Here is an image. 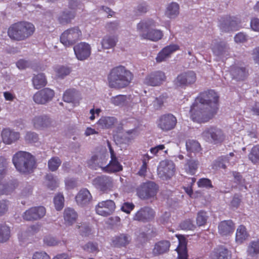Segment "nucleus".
Listing matches in <instances>:
<instances>
[{"instance_id":"1","label":"nucleus","mask_w":259,"mask_h":259,"mask_svg":"<svg viewBox=\"0 0 259 259\" xmlns=\"http://www.w3.org/2000/svg\"><path fill=\"white\" fill-rule=\"evenodd\" d=\"M133 78L132 72L124 66L119 65L110 70L107 77L108 85L117 90L123 89L131 84Z\"/></svg>"},{"instance_id":"2","label":"nucleus","mask_w":259,"mask_h":259,"mask_svg":"<svg viewBox=\"0 0 259 259\" xmlns=\"http://www.w3.org/2000/svg\"><path fill=\"white\" fill-rule=\"evenodd\" d=\"M219 97L213 90L200 93L191 106L190 113H202L201 110L206 105L211 109L210 113H215L219 108Z\"/></svg>"},{"instance_id":"3","label":"nucleus","mask_w":259,"mask_h":259,"mask_svg":"<svg viewBox=\"0 0 259 259\" xmlns=\"http://www.w3.org/2000/svg\"><path fill=\"white\" fill-rule=\"evenodd\" d=\"M35 28L29 22L19 21L12 24L8 29V35L14 40L22 41L33 35Z\"/></svg>"},{"instance_id":"4","label":"nucleus","mask_w":259,"mask_h":259,"mask_svg":"<svg viewBox=\"0 0 259 259\" xmlns=\"http://www.w3.org/2000/svg\"><path fill=\"white\" fill-rule=\"evenodd\" d=\"M12 161L17 170L21 174H30L35 168L34 157L25 151H20L15 154Z\"/></svg>"},{"instance_id":"5","label":"nucleus","mask_w":259,"mask_h":259,"mask_svg":"<svg viewBox=\"0 0 259 259\" xmlns=\"http://www.w3.org/2000/svg\"><path fill=\"white\" fill-rule=\"evenodd\" d=\"M159 190V186L155 182L148 181L142 183L137 189L138 196L143 200L154 198Z\"/></svg>"},{"instance_id":"6","label":"nucleus","mask_w":259,"mask_h":259,"mask_svg":"<svg viewBox=\"0 0 259 259\" xmlns=\"http://www.w3.org/2000/svg\"><path fill=\"white\" fill-rule=\"evenodd\" d=\"M204 140L212 144L222 143L225 139V134L223 131L216 127L206 128L201 134Z\"/></svg>"},{"instance_id":"7","label":"nucleus","mask_w":259,"mask_h":259,"mask_svg":"<svg viewBox=\"0 0 259 259\" xmlns=\"http://www.w3.org/2000/svg\"><path fill=\"white\" fill-rule=\"evenodd\" d=\"M82 33L78 27H71L64 31L60 36V41L65 46L74 45L80 39Z\"/></svg>"},{"instance_id":"8","label":"nucleus","mask_w":259,"mask_h":259,"mask_svg":"<svg viewBox=\"0 0 259 259\" xmlns=\"http://www.w3.org/2000/svg\"><path fill=\"white\" fill-rule=\"evenodd\" d=\"M175 166L174 162L169 160H164L160 162L157 168L159 177L163 180L170 179L174 174Z\"/></svg>"},{"instance_id":"9","label":"nucleus","mask_w":259,"mask_h":259,"mask_svg":"<svg viewBox=\"0 0 259 259\" xmlns=\"http://www.w3.org/2000/svg\"><path fill=\"white\" fill-rule=\"evenodd\" d=\"M93 184L103 193L111 191L114 186L113 179L107 176H101L95 178L93 181Z\"/></svg>"},{"instance_id":"10","label":"nucleus","mask_w":259,"mask_h":259,"mask_svg":"<svg viewBox=\"0 0 259 259\" xmlns=\"http://www.w3.org/2000/svg\"><path fill=\"white\" fill-rule=\"evenodd\" d=\"M166 78V75L163 71H154L146 75L144 83L152 87L159 86L165 81Z\"/></svg>"},{"instance_id":"11","label":"nucleus","mask_w":259,"mask_h":259,"mask_svg":"<svg viewBox=\"0 0 259 259\" xmlns=\"http://www.w3.org/2000/svg\"><path fill=\"white\" fill-rule=\"evenodd\" d=\"M54 96V91L46 88L36 92L33 96V100L37 104H45L51 101Z\"/></svg>"},{"instance_id":"12","label":"nucleus","mask_w":259,"mask_h":259,"mask_svg":"<svg viewBox=\"0 0 259 259\" xmlns=\"http://www.w3.org/2000/svg\"><path fill=\"white\" fill-rule=\"evenodd\" d=\"M196 80V75L193 71H188L178 75L175 80L176 85L185 87L194 83Z\"/></svg>"},{"instance_id":"13","label":"nucleus","mask_w":259,"mask_h":259,"mask_svg":"<svg viewBox=\"0 0 259 259\" xmlns=\"http://www.w3.org/2000/svg\"><path fill=\"white\" fill-rule=\"evenodd\" d=\"M155 212L154 210L149 207H141L136 212L133 217L135 221L142 223H147L152 221L155 217Z\"/></svg>"},{"instance_id":"14","label":"nucleus","mask_w":259,"mask_h":259,"mask_svg":"<svg viewBox=\"0 0 259 259\" xmlns=\"http://www.w3.org/2000/svg\"><path fill=\"white\" fill-rule=\"evenodd\" d=\"M46 212V208L44 206L32 207L24 212L23 218L26 221H36L43 218Z\"/></svg>"},{"instance_id":"15","label":"nucleus","mask_w":259,"mask_h":259,"mask_svg":"<svg viewBox=\"0 0 259 259\" xmlns=\"http://www.w3.org/2000/svg\"><path fill=\"white\" fill-rule=\"evenodd\" d=\"M108 159V154L103 151L92 156L90 161L91 166L95 169L98 167L101 168L103 171H106V164Z\"/></svg>"},{"instance_id":"16","label":"nucleus","mask_w":259,"mask_h":259,"mask_svg":"<svg viewBox=\"0 0 259 259\" xmlns=\"http://www.w3.org/2000/svg\"><path fill=\"white\" fill-rule=\"evenodd\" d=\"M177 123V119L173 114H163L157 121L158 126L163 131L174 128Z\"/></svg>"},{"instance_id":"17","label":"nucleus","mask_w":259,"mask_h":259,"mask_svg":"<svg viewBox=\"0 0 259 259\" xmlns=\"http://www.w3.org/2000/svg\"><path fill=\"white\" fill-rule=\"evenodd\" d=\"M115 209V204L113 201L107 200L99 202L96 207V212L102 216H108L113 213Z\"/></svg>"},{"instance_id":"18","label":"nucleus","mask_w":259,"mask_h":259,"mask_svg":"<svg viewBox=\"0 0 259 259\" xmlns=\"http://www.w3.org/2000/svg\"><path fill=\"white\" fill-rule=\"evenodd\" d=\"M74 53L78 60L83 61L88 59L91 53V48L88 44L81 42L73 48Z\"/></svg>"},{"instance_id":"19","label":"nucleus","mask_w":259,"mask_h":259,"mask_svg":"<svg viewBox=\"0 0 259 259\" xmlns=\"http://www.w3.org/2000/svg\"><path fill=\"white\" fill-rule=\"evenodd\" d=\"M7 167V160L3 157L0 158V195L8 194L13 189L10 188L8 185L2 183V181L6 173Z\"/></svg>"},{"instance_id":"20","label":"nucleus","mask_w":259,"mask_h":259,"mask_svg":"<svg viewBox=\"0 0 259 259\" xmlns=\"http://www.w3.org/2000/svg\"><path fill=\"white\" fill-rule=\"evenodd\" d=\"M179 46L177 45L172 44L165 47L157 54L156 57L157 63H160L166 60L170 57V55L179 50Z\"/></svg>"},{"instance_id":"21","label":"nucleus","mask_w":259,"mask_h":259,"mask_svg":"<svg viewBox=\"0 0 259 259\" xmlns=\"http://www.w3.org/2000/svg\"><path fill=\"white\" fill-rule=\"evenodd\" d=\"M63 99L65 102L73 104L72 105L73 107L79 105L81 97L78 91L74 89H69L64 92Z\"/></svg>"},{"instance_id":"22","label":"nucleus","mask_w":259,"mask_h":259,"mask_svg":"<svg viewBox=\"0 0 259 259\" xmlns=\"http://www.w3.org/2000/svg\"><path fill=\"white\" fill-rule=\"evenodd\" d=\"M3 141L6 144H11L14 143L20 137L19 133L9 128H4L2 132Z\"/></svg>"},{"instance_id":"23","label":"nucleus","mask_w":259,"mask_h":259,"mask_svg":"<svg viewBox=\"0 0 259 259\" xmlns=\"http://www.w3.org/2000/svg\"><path fill=\"white\" fill-rule=\"evenodd\" d=\"M75 199L78 205L83 206L89 204L92 199V196L87 189H82L79 191Z\"/></svg>"},{"instance_id":"24","label":"nucleus","mask_w":259,"mask_h":259,"mask_svg":"<svg viewBox=\"0 0 259 259\" xmlns=\"http://www.w3.org/2000/svg\"><path fill=\"white\" fill-rule=\"evenodd\" d=\"M231 71L233 78L237 81L244 80L249 75L248 70L243 66H235L232 68Z\"/></svg>"},{"instance_id":"25","label":"nucleus","mask_w":259,"mask_h":259,"mask_svg":"<svg viewBox=\"0 0 259 259\" xmlns=\"http://www.w3.org/2000/svg\"><path fill=\"white\" fill-rule=\"evenodd\" d=\"M170 243L167 240H161L156 243L152 250L154 256H157L167 253L169 249Z\"/></svg>"},{"instance_id":"26","label":"nucleus","mask_w":259,"mask_h":259,"mask_svg":"<svg viewBox=\"0 0 259 259\" xmlns=\"http://www.w3.org/2000/svg\"><path fill=\"white\" fill-rule=\"evenodd\" d=\"M218 229L221 235L228 236L234 232L235 226L231 220L224 221L220 223Z\"/></svg>"},{"instance_id":"27","label":"nucleus","mask_w":259,"mask_h":259,"mask_svg":"<svg viewBox=\"0 0 259 259\" xmlns=\"http://www.w3.org/2000/svg\"><path fill=\"white\" fill-rule=\"evenodd\" d=\"M131 100V96H126L123 95H119L114 97H112L110 99L112 104L115 106L123 107L129 105V103Z\"/></svg>"},{"instance_id":"28","label":"nucleus","mask_w":259,"mask_h":259,"mask_svg":"<svg viewBox=\"0 0 259 259\" xmlns=\"http://www.w3.org/2000/svg\"><path fill=\"white\" fill-rule=\"evenodd\" d=\"M33 123L35 128L42 129L48 127L51 124V121L46 115H38L34 118Z\"/></svg>"},{"instance_id":"29","label":"nucleus","mask_w":259,"mask_h":259,"mask_svg":"<svg viewBox=\"0 0 259 259\" xmlns=\"http://www.w3.org/2000/svg\"><path fill=\"white\" fill-rule=\"evenodd\" d=\"M163 36L162 31L158 29H151L146 33L141 35L142 39H149L153 41H157L161 39Z\"/></svg>"},{"instance_id":"30","label":"nucleus","mask_w":259,"mask_h":259,"mask_svg":"<svg viewBox=\"0 0 259 259\" xmlns=\"http://www.w3.org/2000/svg\"><path fill=\"white\" fill-rule=\"evenodd\" d=\"M78 217L77 213L74 209L68 207L64 211V219L65 222L68 225H72Z\"/></svg>"},{"instance_id":"31","label":"nucleus","mask_w":259,"mask_h":259,"mask_svg":"<svg viewBox=\"0 0 259 259\" xmlns=\"http://www.w3.org/2000/svg\"><path fill=\"white\" fill-rule=\"evenodd\" d=\"M199 165V162L198 160L190 158L187 159L184 168L188 174L193 175L196 173Z\"/></svg>"},{"instance_id":"32","label":"nucleus","mask_w":259,"mask_h":259,"mask_svg":"<svg viewBox=\"0 0 259 259\" xmlns=\"http://www.w3.org/2000/svg\"><path fill=\"white\" fill-rule=\"evenodd\" d=\"M248 256L256 257L259 254V240L251 241L247 249Z\"/></svg>"},{"instance_id":"33","label":"nucleus","mask_w":259,"mask_h":259,"mask_svg":"<svg viewBox=\"0 0 259 259\" xmlns=\"http://www.w3.org/2000/svg\"><path fill=\"white\" fill-rule=\"evenodd\" d=\"M32 84L35 89H39L45 87L47 83V79L44 73L34 75L32 78Z\"/></svg>"},{"instance_id":"34","label":"nucleus","mask_w":259,"mask_h":259,"mask_svg":"<svg viewBox=\"0 0 259 259\" xmlns=\"http://www.w3.org/2000/svg\"><path fill=\"white\" fill-rule=\"evenodd\" d=\"M117 40V37L115 36L106 35L102 40V48L105 49L112 48L115 46Z\"/></svg>"},{"instance_id":"35","label":"nucleus","mask_w":259,"mask_h":259,"mask_svg":"<svg viewBox=\"0 0 259 259\" xmlns=\"http://www.w3.org/2000/svg\"><path fill=\"white\" fill-rule=\"evenodd\" d=\"M131 240L130 235L125 234H121L114 238L113 242L117 246H125L129 244Z\"/></svg>"},{"instance_id":"36","label":"nucleus","mask_w":259,"mask_h":259,"mask_svg":"<svg viewBox=\"0 0 259 259\" xmlns=\"http://www.w3.org/2000/svg\"><path fill=\"white\" fill-rule=\"evenodd\" d=\"M106 172H113L122 170V166L118 162L117 157L111 158L109 163L106 165Z\"/></svg>"},{"instance_id":"37","label":"nucleus","mask_w":259,"mask_h":259,"mask_svg":"<svg viewBox=\"0 0 259 259\" xmlns=\"http://www.w3.org/2000/svg\"><path fill=\"white\" fill-rule=\"evenodd\" d=\"M248 237V234L244 226L240 225L237 228L236 233V242L242 243Z\"/></svg>"},{"instance_id":"38","label":"nucleus","mask_w":259,"mask_h":259,"mask_svg":"<svg viewBox=\"0 0 259 259\" xmlns=\"http://www.w3.org/2000/svg\"><path fill=\"white\" fill-rule=\"evenodd\" d=\"M74 17V12L64 11L59 17L58 20L60 23L62 24H66L70 23Z\"/></svg>"},{"instance_id":"39","label":"nucleus","mask_w":259,"mask_h":259,"mask_svg":"<svg viewBox=\"0 0 259 259\" xmlns=\"http://www.w3.org/2000/svg\"><path fill=\"white\" fill-rule=\"evenodd\" d=\"M190 118L194 122L199 123L208 121L213 117V114H189Z\"/></svg>"},{"instance_id":"40","label":"nucleus","mask_w":259,"mask_h":259,"mask_svg":"<svg viewBox=\"0 0 259 259\" xmlns=\"http://www.w3.org/2000/svg\"><path fill=\"white\" fill-rule=\"evenodd\" d=\"M187 151L190 152H199L201 148L200 144L194 140H188L186 142Z\"/></svg>"},{"instance_id":"41","label":"nucleus","mask_w":259,"mask_h":259,"mask_svg":"<svg viewBox=\"0 0 259 259\" xmlns=\"http://www.w3.org/2000/svg\"><path fill=\"white\" fill-rule=\"evenodd\" d=\"M116 121V119L113 117L105 116L103 117L98 121L99 124L102 128H110Z\"/></svg>"},{"instance_id":"42","label":"nucleus","mask_w":259,"mask_h":259,"mask_svg":"<svg viewBox=\"0 0 259 259\" xmlns=\"http://www.w3.org/2000/svg\"><path fill=\"white\" fill-rule=\"evenodd\" d=\"M178 259H187L188 254L186 244L185 240L180 241V244L177 248Z\"/></svg>"},{"instance_id":"43","label":"nucleus","mask_w":259,"mask_h":259,"mask_svg":"<svg viewBox=\"0 0 259 259\" xmlns=\"http://www.w3.org/2000/svg\"><path fill=\"white\" fill-rule=\"evenodd\" d=\"M10 237V228L5 225H0V243L7 241Z\"/></svg>"},{"instance_id":"44","label":"nucleus","mask_w":259,"mask_h":259,"mask_svg":"<svg viewBox=\"0 0 259 259\" xmlns=\"http://www.w3.org/2000/svg\"><path fill=\"white\" fill-rule=\"evenodd\" d=\"M179 13V6L176 3H171L167 8L166 14L169 18L177 16Z\"/></svg>"},{"instance_id":"45","label":"nucleus","mask_w":259,"mask_h":259,"mask_svg":"<svg viewBox=\"0 0 259 259\" xmlns=\"http://www.w3.org/2000/svg\"><path fill=\"white\" fill-rule=\"evenodd\" d=\"M229 160L228 155L220 157L215 161L213 168L215 169H218V168L225 169L227 167L226 164L229 163Z\"/></svg>"},{"instance_id":"46","label":"nucleus","mask_w":259,"mask_h":259,"mask_svg":"<svg viewBox=\"0 0 259 259\" xmlns=\"http://www.w3.org/2000/svg\"><path fill=\"white\" fill-rule=\"evenodd\" d=\"M249 159L254 164L259 162V145L254 146L248 154Z\"/></svg>"},{"instance_id":"47","label":"nucleus","mask_w":259,"mask_h":259,"mask_svg":"<svg viewBox=\"0 0 259 259\" xmlns=\"http://www.w3.org/2000/svg\"><path fill=\"white\" fill-rule=\"evenodd\" d=\"M230 256L229 251L224 247H220L212 259H229Z\"/></svg>"},{"instance_id":"48","label":"nucleus","mask_w":259,"mask_h":259,"mask_svg":"<svg viewBox=\"0 0 259 259\" xmlns=\"http://www.w3.org/2000/svg\"><path fill=\"white\" fill-rule=\"evenodd\" d=\"M208 218V216L206 212L203 210L199 211L196 218L197 225L199 227L204 226L207 223Z\"/></svg>"},{"instance_id":"49","label":"nucleus","mask_w":259,"mask_h":259,"mask_svg":"<svg viewBox=\"0 0 259 259\" xmlns=\"http://www.w3.org/2000/svg\"><path fill=\"white\" fill-rule=\"evenodd\" d=\"M55 71L58 77L62 78L70 73L71 69L68 67L59 66L55 68Z\"/></svg>"},{"instance_id":"50","label":"nucleus","mask_w":259,"mask_h":259,"mask_svg":"<svg viewBox=\"0 0 259 259\" xmlns=\"http://www.w3.org/2000/svg\"><path fill=\"white\" fill-rule=\"evenodd\" d=\"M47 187L53 190L58 186V180L54 178L52 175L48 174L46 176Z\"/></svg>"},{"instance_id":"51","label":"nucleus","mask_w":259,"mask_h":259,"mask_svg":"<svg viewBox=\"0 0 259 259\" xmlns=\"http://www.w3.org/2000/svg\"><path fill=\"white\" fill-rule=\"evenodd\" d=\"M151 158V157L150 156H149L147 154L143 156L142 159L143 164L140 168V170L138 172V174L140 176L144 177L146 175L147 169V163H148L149 160Z\"/></svg>"},{"instance_id":"52","label":"nucleus","mask_w":259,"mask_h":259,"mask_svg":"<svg viewBox=\"0 0 259 259\" xmlns=\"http://www.w3.org/2000/svg\"><path fill=\"white\" fill-rule=\"evenodd\" d=\"M76 228L79 229V233L82 236H88L91 233V229L87 223H80L76 225Z\"/></svg>"},{"instance_id":"53","label":"nucleus","mask_w":259,"mask_h":259,"mask_svg":"<svg viewBox=\"0 0 259 259\" xmlns=\"http://www.w3.org/2000/svg\"><path fill=\"white\" fill-rule=\"evenodd\" d=\"M61 163V160L57 157H54L48 161V167L50 170L56 171Z\"/></svg>"},{"instance_id":"54","label":"nucleus","mask_w":259,"mask_h":259,"mask_svg":"<svg viewBox=\"0 0 259 259\" xmlns=\"http://www.w3.org/2000/svg\"><path fill=\"white\" fill-rule=\"evenodd\" d=\"M226 43L220 42L217 43L212 48V52L217 55H222L226 50Z\"/></svg>"},{"instance_id":"55","label":"nucleus","mask_w":259,"mask_h":259,"mask_svg":"<svg viewBox=\"0 0 259 259\" xmlns=\"http://www.w3.org/2000/svg\"><path fill=\"white\" fill-rule=\"evenodd\" d=\"M155 26V22L152 19H149L146 21L140 22L137 25V29L139 30L148 29L150 27Z\"/></svg>"},{"instance_id":"56","label":"nucleus","mask_w":259,"mask_h":259,"mask_svg":"<svg viewBox=\"0 0 259 259\" xmlns=\"http://www.w3.org/2000/svg\"><path fill=\"white\" fill-rule=\"evenodd\" d=\"M167 98V96L164 95H161L159 97L156 98L153 102V105L155 109L158 110L160 109L163 105L164 101Z\"/></svg>"},{"instance_id":"57","label":"nucleus","mask_w":259,"mask_h":259,"mask_svg":"<svg viewBox=\"0 0 259 259\" xmlns=\"http://www.w3.org/2000/svg\"><path fill=\"white\" fill-rule=\"evenodd\" d=\"M64 201V197L62 194H59L54 197V204L57 210H60L63 207Z\"/></svg>"},{"instance_id":"58","label":"nucleus","mask_w":259,"mask_h":259,"mask_svg":"<svg viewBox=\"0 0 259 259\" xmlns=\"http://www.w3.org/2000/svg\"><path fill=\"white\" fill-rule=\"evenodd\" d=\"M180 227L182 230H192L195 228V226L191 220L188 219L181 222Z\"/></svg>"},{"instance_id":"59","label":"nucleus","mask_w":259,"mask_h":259,"mask_svg":"<svg viewBox=\"0 0 259 259\" xmlns=\"http://www.w3.org/2000/svg\"><path fill=\"white\" fill-rule=\"evenodd\" d=\"M44 242L45 244L50 246L57 245L60 243L59 240L50 236L45 237L44 239Z\"/></svg>"},{"instance_id":"60","label":"nucleus","mask_w":259,"mask_h":259,"mask_svg":"<svg viewBox=\"0 0 259 259\" xmlns=\"http://www.w3.org/2000/svg\"><path fill=\"white\" fill-rule=\"evenodd\" d=\"M83 248L87 251L90 252H97L98 251V246L97 243L93 242H88L83 247Z\"/></svg>"},{"instance_id":"61","label":"nucleus","mask_w":259,"mask_h":259,"mask_svg":"<svg viewBox=\"0 0 259 259\" xmlns=\"http://www.w3.org/2000/svg\"><path fill=\"white\" fill-rule=\"evenodd\" d=\"M240 23V20L235 17H228L226 18V22L225 24L228 25L230 27H234Z\"/></svg>"},{"instance_id":"62","label":"nucleus","mask_w":259,"mask_h":259,"mask_svg":"<svg viewBox=\"0 0 259 259\" xmlns=\"http://www.w3.org/2000/svg\"><path fill=\"white\" fill-rule=\"evenodd\" d=\"M197 184L199 187L211 188L212 187L211 185V181L206 178L200 179L198 181Z\"/></svg>"},{"instance_id":"63","label":"nucleus","mask_w":259,"mask_h":259,"mask_svg":"<svg viewBox=\"0 0 259 259\" xmlns=\"http://www.w3.org/2000/svg\"><path fill=\"white\" fill-rule=\"evenodd\" d=\"M38 139V135L33 132H28L25 136L26 140L30 143H36Z\"/></svg>"},{"instance_id":"64","label":"nucleus","mask_w":259,"mask_h":259,"mask_svg":"<svg viewBox=\"0 0 259 259\" xmlns=\"http://www.w3.org/2000/svg\"><path fill=\"white\" fill-rule=\"evenodd\" d=\"M32 259H50V257L45 252L37 251L33 254Z\"/></svg>"}]
</instances>
